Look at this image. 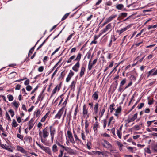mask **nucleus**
Masks as SVG:
<instances>
[{
    "label": "nucleus",
    "instance_id": "obj_1",
    "mask_svg": "<svg viewBox=\"0 0 157 157\" xmlns=\"http://www.w3.org/2000/svg\"><path fill=\"white\" fill-rule=\"evenodd\" d=\"M82 57V54L79 53L77 56L76 58L74 60L75 61H77V62L73 67L72 69L75 72H77L78 71V69L80 67L79 61Z\"/></svg>",
    "mask_w": 157,
    "mask_h": 157
},
{
    "label": "nucleus",
    "instance_id": "obj_2",
    "mask_svg": "<svg viewBox=\"0 0 157 157\" xmlns=\"http://www.w3.org/2000/svg\"><path fill=\"white\" fill-rule=\"evenodd\" d=\"M49 135V131L47 127L43 129L42 132L40 131L39 132V136L40 138H46L48 137Z\"/></svg>",
    "mask_w": 157,
    "mask_h": 157
},
{
    "label": "nucleus",
    "instance_id": "obj_3",
    "mask_svg": "<svg viewBox=\"0 0 157 157\" xmlns=\"http://www.w3.org/2000/svg\"><path fill=\"white\" fill-rule=\"evenodd\" d=\"M54 124L52 125H51L49 127V132L51 137V140L52 142H53V141L54 135L56 133V129L54 127Z\"/></svg>",
    "mask_w": 157,
    "mask_h": 157
},
{
    "label": "nucleus",
    "instance_id": "obj_4",
    "mask_svg": "<svg viewBox=\"0 0 157 157\" xmlns=\"http://www.w3.org/2000/svg\"><path fill=\"white\" fill-rule=\"evenodd\" d=\"M94 153L97 155V157H108L109 153L106 152L95 151Z\"/></svg>",
    "mask_w": 157,
    "mask_h": 157
},
{
    "label": "nucleus",
    "instance_id": "obj_5",
    "mask_svg": "<svg viewBox=\"0 0 157 157\" xmlns=\"http://www.w3.org/2000/svg\"><path fill=\"white\" fill-rule=\"evenodd\" d=\"M36 144L37 146L40 147L41 149L44 151L46 153L49 155L51 154V150L49 147L44 146L43 145H41L39 144L37 142H36Z\"/></svg>",
    "mask_w": 157,
    "mask_h": 157
},
{
    "label": "nucleus",
    "instance_id": "obj_6",
    "mask_svg": "<svg viewBox=\"0 0 157 157\" xmlns=\"http://www.w3.org/2000/svg\"><path fill=\"white\" fill-rule=\"evenodd\" d=\"M138 113H136L135 114L132 116L131 114H130L128 117L126 121L129 123L131 122H133L137 118Z\"/></svg>",
    "mask_w": 157,
    "mask_h": 157
},
{
    "label": "nucleus",
    "instance_id": "obj_7",
    "mask_svg": "<svg viewBox=\"0 0 157 157\" xmlns=\"http://www.w3.org/2000/svg\"><path fill=\"white\" fill-rule=\"evenodd\" d=\"M64 111V107H62L58 111L55 116V119H60L63 115Z\"/></svg>",
    "mask_w": 157,
    "mask_h": 157
},
{
    "label": "nucleus",
    "instance_id": "obj_8",
    "mask_svg": "<svg viewBox=\"0 0 157 157\" xmlns=\"http://www.w3.org/2000/svg\"><path fill=\"white\" fill-rule=\"evenodd\" d=\"M97 60L98 59L96 58L94 59L92 63H91V59L90 60L88 66V70L89 71H90L92 69L93 66L97 63Z\"/></svg>",
    "mask_w": 157,
    "mask_h": 157
},
{
    "label": "nucleus",
    "instance_id": "obj_9",
    "mask_svg": "<svg viewBox=\"0 0 157 157\" xmlns=\"http://www.w3.org/2000/svg\"><path fill=\"white\" fill-rule=\"evenodd\" d=\"M102 144L104 147L107 148H110L112 147V145L108 141L103 140Z\"/></svg>",
    "mask_w": 157,
    "mask_h": 157
},
{
    "label": "nucleus",
    "instance_id": "obj_10",
    "mask_svg": "<svg viewBox=\"0 0 157 157\" xmlns=\"http://www.w3.org/2000/svg\"><path fill=\"white\" fill-rule=\"evenodd\" d=\"M35 119L32 118L28 122V129L29 130L32 129L35 123L34 122Z\"/></svg>",
    "mask_w": 157,
    "mask_h": 157
},
{
    "label": "nucleus",
    "instance_id": "obj_11",
    "mask_svg": "<svg viewBox=\"0 0 157 157\" xmlns=\"http://www.w3.org/2000/svg\"><path fill=\"white\" fill-rule=\"evenodd\" d=\"M131 25H128L127 26L125 27L122 29L121 30H117V32L118 33L119 35H120L122 33L124 32L126 30L128 29L129 28L131 27Z\"/></svg>",
    "mask_w": 157,
    "mask_h": 157
},
{
    "label": "nucleus",
    "instance_id": "obj_12",
    "mask_svg": "<svg viewBox=\"0 0 157 157\" xmlns=\"http://www.w3.org/2000/svg\"><path fill=\"white\" fill-rule=\"evenodd\" d=\"M88 113V109L87 108L85 104H84L83 106L82 109V114L84 116H85L87 115V117H89Z\"/></svg>",
    "mask_w": 157,
    "mask_h": 157
},
{
    "label": "nucleus",
    "instance_id": "obj_13",
    "mask_svg": "<svg viewBox=\"0 0 157 157\" xmlns=\"http://www.w3.org/2000/svg\"><path fill=\"white\" fill-rule=\"evenodd\" d=\"M99 124L98 122L96 121L93 125V128L95 132H96L98 128H99Z\"/></svg>",
    "mask_w": 157,
    "mask_h": 157
},
{
    "label": "nucleus",
    "instance_id": "obj_14",
    "mask_svg": "<svg viewBox=\"0 0 157 157\" xmlns=\"http://www.w3.org/2000/svg\"><path fill=\"white\" fill-rule=\"evenodd\" d=\"M155 68L152 69L150 70L148 72V75L147 77L148 78L150 76L156 75H157V69L153 73L152 72L155 71Z\"/></svg>",
    "mask_w": 157,
    "mask_h": 157
},
{
    "label": "nucleus",
    "instance_id": "obj_15",
    "mask_svg": "<svg viewBox=\"0 0 157 157\" xmlns=\"http://www.w3.org/2000/svg\"><path fill=\"white\" fill-rule=\"evenodd\" d=\"M74 72H73L71 70L70 71V72L68 74L67 77L66 79V82H68L70 80L71 78L74 75Z\"/></svg>",
    "mask_w": 157,
    "mask_h": 157
},
{
    "label": "nucleus",
    "instance_id": "obj_16",
    "mask_svg": "<svg viewBox=\"0 0 157 157\" xmlns=\"http://www.w3.org/2000/svg\"><path fill=\"white\" fill-rule=\"evenodd\" d=\"M112 28V25L111 23L108 24L103 30L101 34H103L109 30L110 29Z\"/></svg>",
    "mask_w": 157,
    "mask_h": 157
},
{
    "label": "nucleus",
    "instance_id": "obj_17",
    "mask_svg": "<svg viewBox=\"0 0 157 157\" xmlns=\"http://www.w3.org/2000/svg\"><path fill=\"white\" fill-rule=\"evenodd\" d=\"M17 149V151L21 152L22 153L26 154L27 153L26 151L22 147H21L18 145L16 147Z\"/></svg>",
    "mask_w": 157,
    "mask_h": 157
},
{
    "label": "nucleus",
    "instance_id": "obj_18",
    "mask_svg": "<svg viewBox=\"0 0 157 157\" xmlns=\"http://www.w3.org/2000/svg\"><path fill=\"white\" fill-rule=\"evenodd\" d=\"M1 147L4 149L7 150L9 152H13V150L9 148V146H7L6 144H2L1 145Z\"/></svg>",
    "mask_w": 157,
    "mask_h": 157
},
{
    "label": "nucleus",
    "instance_id": "obj_19",
    "mask_svg": "<svg viewBox=\"0 0 157 157\" xmlns=\"http://www.w3.org/2000/svg\"><path fill=\"white\" fill-rule=\"evenodd\" d=\"M61 88V84H60L57 85L55 88L53 89L52 92V94H55L57 91V90L58 91H59Z\"/></svg>",
    "mask_w": 157,
    "mask_h": 157
},
{
    "label": "nucleus",
    "instance_id": "obj_20",
    "mask_svg": "<svg viewBox=\"0 0 157 157\" xmlns=\"http://www.w3.org/2000/svg\"><path fill=\"white\" fill-rule=\"evenodd\" d=\"M99 92L98 91L95 92L92 95V98L94 100L97 101L98 98Z\"/></svg>",
    "mask_w": 157,
    "mask_h": 157
},
{
    "label": "nucleus",
    "instance_id": "obj_21",
    "mask_svg": "<svg viewBox=\"0 0 157 157\" xmlns=\"http://www.w3.org/2000/svg\"><path fill=\"white\" fill-rule=\"evenodd\" d=\"M11 104L15 107V110L17 109L19 105V102H17L16 100H14L13 102H12Z\"/></svg>",
    "mask_w": 157,
    "mask_h": 157
},
{
    "label": "nucleus",
    "instance_id": "obj_22",
    "mask_svg": "<svg viewBox=\"0 0 157 157\" xmlns=\"http://www.w3.org/2000/svg\"><path fill=\"white\" fill-rule=\"evenodd\" d=\"M117 16V14L111 15L108 18H106V20L107 22L109 23L111 22L113 19L115 18Z\"/></svg>",
    "mask_w": 157,
    "mask_h": 157
},
{
    "label": "nucleus",
    "instance_id": "obj_23",
    "mask_svg": "<svg viewBox=\"0 0 157 157\" xmlns=\"http://www.w3.org/2000/svg\"><path fill=\"white\" fill-rule=\"evenodd\" d=\"M98 105H99L98 103H96L94 105V112L93 113V114H96L98 113Z\"/></svg>",
    "mask_w": 157,
    "mask_h": 157
},
{
    "label": "nucleus",
    "instance_id": "obj_24",
    "mask_svg": "<svg viewBox=\"0 0 157 157\" xmlns=\"http://www.w3.org/2000/svg\"><path fill=\"white\" fill-rule=\"evenodd\" d=\"M76 82V80H75L71 82L70 85L69 86L71 88V90L73 89H74V88L75 87V86Z\"/></svg>",
    "mask_w": 157,
    "mask_h": 157
},
{
    "label": "nucleus",
    "instance_id": "obj_25",
    "mask_svg": "<svg viewBox=\"0 0 157 157\" xmlns=\"http://www.w3.org/2000/svg\"><path fill=\"white\" fill-rule=\"evenodd\" d=\"M85 68L84 66H82L81 67V71L80 73V76L82 77L84 74Z\"/></svg>",
    "mask_w": 157,
    "mask_h": 157
},
{
    "label": "nucleus",
    "instance_id": "obj_26",
    "mask_svg": "<svg viewBox=\"0 0 157 157\" xmlns=\"http://www.w3.org/2000/svg\"><path fill=\"white\" fill-rule=\"evenodd\" d=\"M50 113V112L48 111L46 113V114L40 120L41 122H44L45 121L46 119L48 117V116L49 114Z\"/></svg>",
    "mask_w": 157,
    "mask_h": 157
},
{
    "label": "nucleus",
    "instance_id": "obj_27",
    "mask_svg": "<svg viewBox=\"0 0 157 157\" xmlns=\"http://www.w3.org/2000/svg\"><path fill=\"white\" fill-rule=\"evenodd\" d=\"M11 125L13 127H16L18 126V124L17 123L16 120L15 119H13L12 120Z\"/></svg>",
    "mask_w": 157,
    "mask_h": 157
},
{
    "label": "nucleus",
    "instance_id": "obj_28",
    "mask_svg": "<svg viewBox=\"0 0 157 157\" xmlns=\"http://www.w3.org/2000/svg\"><path fill=\"white\" fill-rule=\"evenodd\" d=\"M105 106H104L103 109L101 110H100V111L99 112V114H100V118H101L104 115V114L105 111Z\"/></svg>",
    "mask_w": 157,
    "mask_h": 157
},
{
    "label": "nucleus",
    "instance_id": "obj_29",
    "mask_svg": "<svg viewBox=\"0 0 157 157\" xmlns=\"http://www.w3.org/2000/svg\"><path fill=\"white\" fill-rule=\"evenodd\" d=\"M124 5L122 4H119L116 6V8L118 10H121L124 8Z\"/></svg>",
    "mask_w": 157,
    "mask_h": 157
},
{
    "label": "nucleus",
    "instance_id": "obj_30",
    "mask_svg": "<svg viewBox=\"0 0 157 157\" xmlns=\"http://www.w3.org/2000/svg\"><path fill=\"white\" fill-rule=\"evenodd\" d=\"M52 149L53 152H56L58 151V148L57 145L56 144L53 145L52 147Z\"/></svg>",
    "mask_w": 157,
    "mask_h": 157
},
{
    "label": "nucleus",
    "instance_id": "obj_31",
    "mask_svg": "<svg viewBox=\"0 0 157 157\" xmlns=\"http://www.w3.org/2000/svg\"><path fill=\"white\" fill-rule=\"evenodd\" d=\"M75 55H73L72 56H71V57H70L68 60L67 61V63H69L71 62L72 61V60H73L74 59H75Z\"/></svg>",
    "mask_w": 157,
    "mask_h": 157
},
{
    "label": "nucleus",
    "instance_id": "obj_32",
    "mask_svg": "<svg viewBox=\"0 0 157 157\" xmlns=\"http://www.w3.org/2000/svg\"><path fill=\"white\" fill-rule=\"evenodd\" d=\"M63 148L66 151L68 152L69 153L73 151V150L70 148L67 147H65L64 146H63Z\"/></svg>",
    "mask_w": 157,
    "mask_h": 157
},
{
    "label": "nucleus",
    "instance_id": "obj_33",
    "mask_svg": "<svg viewBox=\"0 0 157 157\" xmlns=\"http://www.w3.org/2000/svg\"><path fill=\"white\" fill-rule=\"evenodd\" d=\"M89 126V123L88 122L87 120L86 119L85 122V129L86 132H87L88 131V128Z\"/></svg>",
    "mask_w": 157,
    "mask_h": 157
},
{
    "label": "nucleus",
    "instance_id": "obj_34",
    "mask_svg": "<svg viewBox=\"0 0 157 157\" xmlns=\"http://www.w3.org/2000/svg\"><path fill=\"white\" fill-rule=\"evenodd\" d=\"M68 139L73 144L75 143V141L74 140L73 135L68 136Z\"/></svg>",
    "mask_w": 157,
    "mask_h": 157
},
{
    "label": "nucleus",
    "instance_id": "obj_35",
    "mask_svg": "<svg viewBox=\"0 0 157 157\" xmlns=\"http://www.w3.org/2000/svg\"><path fill=\"white\" fill-rule=\"evenodd\" d=\"M115 104L114 103H113L112 104H111L109 106V109L110 110V112L111 113H112L114 109V106H115Z\"/></svg>",
    "mask_w": 157,
    "mask_h": 157
},
{
    "label": "nucleus",
    "instance_id": "obj_36",
    "mask_svg": "<svg viewBox=\"0 0 157 157\" xmlns=\"http://www.w3.org/2000/svg\"><path fill=\"white\" fill-rule=\"evenodd\" d=\"M126 82V79L125 78H124L120 82V86L122 87L124 85Z\"/></svg>",
    "mask_w": 157,
    "mask_h": 157
},
{
    "label": "nucleus",
    "instance_id": "obj_37",
    "mask_svg": "<svg viewBox=\"0 0 157 157\" xmlns=\"http://www.w3.org/2000/svg\"><path fill=\"white\" fill-rule=\"evenodd\" d=\"M78 106L77 105L75 108V110L74 113V116H73V118L75 120L76 119V116L78 113Z\"/></svg>",
    "mask_w": 157,
    "mask_h": 157
},
{
    "label": "nucleus",
    "instance_id": "obj_38",
    "mask_svg": "<svg viewBox=\"0 0 157 157\" xmlns=\"http://www.w3.org/2000/svg\"><path fill=\"white\" fill-rule=\"evenodd\" d=\"M7 97L8 98V100L10 101H13L14 99V97L11 94H8L7 96Z\"/></svg>",
    "mask_w": 157,
    "mask_h": 157
},
{
    "label": "nucleus",
    "instance_id": "obj_39",
    "mask_svg": "<svg viewBox=\"0 0 157 157\" xmlns=\"http://www.w3.org/2000/svg\"><path fill=\"white\" fill-rule=\"evenodd\" d=\"M25 141L28 143H29L31 140V138L29 136L25 137L24 139Z\"/></svg>",
    "mask_w": 157,
    "mask_h": 157
},
{
    "label": "nucleus",
    "instance_id": "obj_40",
    "mask_svg": "<svg viewBox=\"0 0 157 157\" xmlns=\"http://www.w3.org/2000/svg\"><path fill=\"white\" fill-rule=\"evenodd\" d=\"M75 33L74 32L73 33H72L71 34L69 35V36L67 38V39L65 41V42L66 43L67 42V41L71 39V38H72V36L74 35Z\"/></svg>",
    "mask_w": 157,
    "mask_h": 157
},
{
    "label": "nucleus",
    "instance_id": "obj_41",
    "mask_svg": "<svg viewBox=\"0 0 157 157\" xmlns=\"http://www.w3.org/2000/svg\"><path fill=\"white\" fill-rule=\"evenodd\" d=\"M117 135L118 136V137L120 139H121V131H120V130L119 129H118L117 131Z\"/></svg>",
    "mask_w": 157,
    "mask_h": 157
},
{
    "label": "nucleus",
    "instance_id": "obj_42",
    "mask_svg": "<svg viewBox=\"0 0 157 157\" xmlns=\"http://www.w3.org/2000/svg\"><path fill=\"white\" fill-rule=\"evenodd\" d=\"M133 128L135 130L137 131L139 130L140 128L139 125H136L133 127Z\"/></svg>",
    "mask_w": 157,
    "mask_h": 157
},
{
    "label": "nucleus",
    "instance_id": "obj_43",
    "mask_svg": "<svg viewBox=\"0 0 157 157\" xmlns=\"http://www.w3.org/2000/svg\"><path fill=\"white\" fill-rule=\"evenodd\" d=\"M9 112L10 113L11 117H13L14 115V112L12 109H10L9 111Z\"/></svg>",
    "mask_w": 157,
    "mask_h": 157
},
{
    "label": "nucleus",
    "instance_id": "obj_44",
    "mask_svg": "<svg viewBox=\"0 0 157 157\" xmlns=\"http://www.w3.org/2000/svg\"><path fill=\"white\" fill-rule=\"evenodd\" d=\"M103 123V128H106V125H107V121L105 119H104L103 121H102Z\"/></svg>",
    "mask_w": 157,
    "mask_h": 157
},
{
    "label": "nucleus",
    "instance_id": "obj_45",
    "mask_svg": "<svg viewBox=\"0 0 157 157\" xmlns=\"http://www.w3.org/2000/svg\"><path fill=\"white\" fill-rule=\"evenodd\" d=\"M35 49V46L32 47L31 49L29 50V54H28V56H29L30 55L32 54L33 53V51L34 49Z\"/></svg>",
    "mask_w": 157,
    "mask_h": 157
},
{
    "label": "nucleus",
    "instance_id": "obj_46",
    "mask_svg": "<svg viewBox=\"0 0 157 157\" xmlns=\"http://www.w3.org/2000/svg\"><path fill=\"white\" fill-rule=\"evenodd\" d=\"M74 136L76 141H78L79 142H81V140L78 138L76 134H74Z\"/></svg>",
    "mask_w": 157,
    "mask_h": 157
},
{
    "label": "nucleus",
    "instance_id": "obj_47",
    "mask_svg": "<svg viewBox=\"0 0 157 157\" xmlns=\"http://www.w3.org/2000/svg\"><path fill=\"white\" fill-rule=\"evenodd\" d=\"M121 106H120L118 107L117 109H116L115 112L118 113H121Z\"/></svg>",
    "mask_w": 157,
    "mask_h": 157
},
{
    "label": "nucleus",
    "instance_id": "obj_48",
    "mask_svg": "<svg viewBox=\"0 0 157 157\" xmlns=\"http://www.w3.org/2000/svg\"><path fill=\"white\" fill-rule=\"evenodd\" d=\"M113 116L111 117L109 119V121L111 122V124H113L115 122V121L113 120Z\"/></svg>",
    "mask_w": 157,
    "mask_h": 157
},
{
    "label": "nucleus",
    "instance_id": "obj_49",
    "mask_svg": "<svg viewBox=\"0 0 157 157\" xmlns=\"http://www.w3.org/2000/svg\"><path fill=\"white\" fill-rule=\"evenodd\" d=\"M117 145L119 147L120 149H122L123 147V145L119 141H117Z\"/></svg>",
    "mask_w": 157,
    "mask_h": 157
},
{
    "label": "nucleus",
    "instance_id": "obj_50",
    "mask_svg": "<svg viewBox=\"0 0 157 157\" xmlns=\"http://www.w3.org/2000/svg\"><path fill=\"white\" fill-rule=\"evenodd\" d=\"M101 35V34L100 33L98 35H94V40H96L100 37V36Z\"/></svg>",
    "mask_w": 157,
    "mask_h": 157
},
{
    "label": "nucleus",
    "instance_id": "obj_51",
    "mask_svg": "<svg viewBox=\"0 0 157 157\" xmlns=\"http://www.w3.org/2000/svg\"><path fill=\"white\" fill-rule=\"evenodd\" d=\"M157 27V25H149L148 27V29L149 30L151 28H155Z\"/></svg>",
    "mask_w": 157,
    "mask_h": 157
},
{
    "label": "nucleus",
    "instance_id": "obj_52",
    "mask_svg": "<svg viewBox=\"0 0 157 157\" xmlns=\"http://www.w3.org/2000/svg\"><path fill=\"white\" fill-rule=\"evenodd\" d=\"M5 116L6 118L9 121L11 120V118L7 112L6 113Z\"/></svg>",
    "mask_w": 157,
    "mask_h": 157
},
{
    "label": "nucleus",
    "instance_id": "obj_53",
    "mask_svg": "<svg viewBox=\"0 0 157 157\" xmlns=\"http://www.w3.org/2000/svg\"><path fill=\"white\" fill-rule=\"evenodd\" d=\"M144 104L143 103H140L137 106L138 109H141L144 106Z\"/></svg>",
    "mask_w": 157,
    "mask_h": 157
},
{
    "label": "nucleus",
    "instance_id": "obj_54",
    "mask_svg": "<svg viewBox=\"0 0 157 157\" xmlns=\"http://www.w3.org/2000/svg\"><path fill=\"white\" fill-rule=\"evenodd\" d=\"M17 137L21 140H23L24 136L22 135H21L20 134H17Z\"/></svg>",
    "mask_w": 157,
    "mask_h": 157
},
{
    "label": "nucleus",
    "instance_id": "obj_55",
    "mask_svg": "<svg viewBox=\"0 0 157 157\" xmlns=\"http://www.w3.org/2000/svg\"><path fill=\"white\" fill-rule=\"evenodd\" d=\"M69 13H67L65 14L62 18L61 20L63 21L65 20L68 16Z\"/></svg>",
    "mask_w": 157,
    "mask_h": 157
},
{
    "label": "nucleus",
    "instance_id": "obj_56",
    "mask_svg": "<svg viewBox=\"0 0 157 157\" xmlns=\"http://www.w3.org/2000/svg\"><path fill=\"white\" fill-rule=\"evenodd\" d=\"M91 144V143L90 141H88L87 143L86 146L87 147V148L89 150L91 148L90 146Z\"/></svg>",
    "mask_w": 157,
    "mask_h": 157
},
{
    "label": "nucleus",
    "instance_id": "obj_57",
    "mask_svg": "<svg viewBox=\"0 0 157 157\" xmlns=\"http://www.w3.org/2000/svg\"><path fill=\"white\" fill-rule=\"evenodd\" d=\"M32 89V87L30 85H28L26 87V89L28 91H30Z\"/></svg>",
    "mask_w": 157,
    "mask_h": 157
},
{
    "label": "nucleus",
    "instance_id": "obj_58",
    "mask_svg": "<svg viewBox=\"0 0 157 157\" xmlns=\"http://www.w3.org/2000/svg\"><path fill=\"white\" fill-rule=\"evenodd\" d=\"M81 137L83 140L85 141L86 140V137L85 135L83 132L81 133Z\"/></svg>",
    "mask_w": 157,
    "mask_h": 157
},
{
    "label": "nucleus",
    "instance_id": "obj_59",
    "mask_svg": "<svg viewBox=\"0 0 157 157\" xmlns=\"http://www.w3.org/2000/svg\"><path fill=\"white\" fill-rule=\"evenodd\" d=\"M44 70V67L43 66H41L39 67L38 70L39 72H42Z\"/></svg>",
    "mask_w": 157,
    "mask_h": 157
},
{
    "label": "nucleus",
    "instance_id": "obj_60",
    "mask_svg": "<svg viewBox=\"0 0 157 157\" xmlns=\"http://www.w3.org/2000/svg\"><path fill=\"white\" fill-rule=\"evenodd\" d=\"M132 84V81H130L129 83L125 87L124 89H126L131 86Z\"/></svg>",
    "mask_w": 157,
    "mask_h": 157
},
{
    "label": "nucleus",
    "instance_id": "obj_61",
    "mask_svg": "<svg viewBox=\"0 0 157 157\" xmlns=\"http://www.w3.org/2000/svg\"><path fill=\"white\" fill-rule=\"evenodd\" d=\"M63 59V58L61 57L59 59V61L54 66L56 67L59 65V64L62 61Z\"/></svg>",
    "mask_w": 157,
    "mask_h": 157
},
{
    "label": "nucleus",
    "instance_id": "obj_62",
    "mask_svg": "<svg viewBox=\"0 0 157 157\" xmlns=\"http://www.w3.org/2000/svg\"><path fill=\"white\" fill-rule=\"evenodd\" d=\"M127 13H122L121 14L120 16H121L123 17H125L127 16Z\"/></svg>",
    "mask_w": 157,
    "mask_h": 157
},
{
    "label": "nucleus",
    "instance_id": "obj_63",
    "mask_svg": "<svg viewBox=\"0 0 157 157\" xmlns=\"http://www.w3.org/2000/svg\"><path fill=\"white\" fill-rule=\"evenodd\" d=\"M67 136H71L72 135V134L70 130H68L67 132Z\"/></svg>",
    "mask_w": 157,
    "mask_h": 157
},
{
    "label": "nucleus",
    "instance_id": "obj_64",
    "mask_svg": "<svg viewBox=\"0 0 157 157\" xmlns=\"http://www.w3.org/2000/svg\"><path fill=\"white\" fill-rule=\"evenodd\" d=\"M145 151L148 153L150 154L151 153V151L149 148H147L145 149Z\"/></svg>",
    "mask_w": 157,
    "mask_h": 157
}]
</instances>
